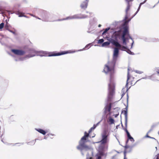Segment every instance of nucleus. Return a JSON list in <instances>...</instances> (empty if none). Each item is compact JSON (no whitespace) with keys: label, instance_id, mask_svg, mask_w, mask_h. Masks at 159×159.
Listing matches in <instances>:
<instances>
[{"label":"nucleus","instance_id":"1","mask_svg":"<svg viewBox=\"0 0 159 159\" xmlns=\"http://www.w3.org/2000/svg\"><path fill=\"white\" fill-rule=\"evenodd\" d=\"M115 62L114 61H109L105 65L104 71L106 73H109L110 80L108 84V100L111 101L115 93V85L114 83V67Z\"/></svg>","mask_w":159,"mask_h":159},{"label":"nucleus","instance_id":"2","mask_svg":"<svg viewBox=\"0 0 159 159\" xmlns=\"http://www.w3.org/2000/svg\"><path fill=\"white\" fill-rule=\"evenodd\" d=\"M123 31L120 30L113 32L111 38L109 39L111 43L115 46H120V44L118 42L119 40L122 39L123 44L126 45V40L129 39H131L130 35L128 28L126 26L124 27Z\"/></svg>","mask_w":159,"mask_h":159},{"label":"nucleus","instance_id":"3","mask_svg":"<svg viewBox=\"0 0 159 159\" xmlns=\"http://www.w3.org/2000/svg\"><path fill=\"white\" fill-rule=\"evenodd\" d=\"M130 69V67H129L128 69L127 79L126 85L127 88L128 87V85H134L139 80L136 78V73L134 71H132L129 73Z\"/></svg>","mask_w":159,"mask_h":159},{"label":"nucleus","instance_id":"4","mask_svg":"<svg viewBox=\"0 0 159 159\" xmlns=\"http://www.w3.org/2000/svg\"><path fill=\"white\" fill-rule=\"evenodd\" d=\"M109 135V132L107 129H104L101 134L102 139L100 141L102 144H105L108 142V137Z\"/></svg>","mask_w":159,"mask_h":159},{"label":"nucleus","instance_id":"5","mask_svg":"<svg viewBox=\"0 0 159 159\" xmlns=\"http://www.w3.org/2000/svg\"><path fill=\"white\" fill-rule=\"evenodd\" d=\"M69 51H64L56 53L55 52H42V55H41L45 56H60L62 55H64L68 53H69Z\"/></svg>","mask_w":159,"mask_h":159},{"label":"nucleus","instance_id":"6","mask_svg":"<svg viewBox=\"0 0 159 159\" xmlns=\"http://www.w3.org/2000/svg\"><path fill=\"white\" fill-rule=\"evenodd\" d=\"M85 142L80 141L79 145L77 147L78 150L82 151L83 150L87 151L89 149V147L85 144Z\"/></svg>","mask_w":159,"mask_h":159},{"label":"nucleus","instance_id":"7","mask_svg":"<svg viewBox=\"0 0 159 159\" xmlns=\"http://www.w3.org/2000/svg\"><path fill=\"white\" fill-rule=\"evenodd\" d=\"M88 16L86 15H84L81 14L75 15L72 16L67 17L66 19H64L62 20H66L68 19H83L87 17Z\"/></svg>","mask_w":159,"mask_h":159},{"label":"nucleus","instance_id":"8","mask_svg":"<svg viewBox=\"0 0 159 159\" xmlns=\"http://www.w3.org/2000/svg\"><path fill=\"white\" fill-rule=\"evenodd\" d=\"M11 51L15 54L18 55H23L25 53V52L22 50L17 49H12Z\"/></svg>","mask_w":159,"mask_h":159},{"label":"nucleus","instance_id":"9","mask_svg":"<svg viewBox=\"0 0 159 159\" xmlns=\"http://www.w3.org/2000/svg\"><path fill=\"white\" fill-rule=\"evenodd\" d=\"M119 49L118 47H116L114 48L113 55V59L115 60L119 54Z\"/></svg>","mask_w":159,"mask_h":159},{"label":"nucleus","instance_id":"10","mask_svg":"<svg viewBox=\"0 0 159 159\" xmlns=\"http://www.w3.org/2000/svg\"><path fill=\"white\" fill-rule=\"evenodd\" d=\"M88 2V0H86L82 2L80 5V7L81 9L85 10L87 8Z\"/></svg>","mask_w":159,"mask_h":159},{"label":"nucleus","instance_id":"11","mask_svg":"<svg viewBox=\"0 0 159 159\" xmlns=\"http://www.w3.org/2000/svg\"><path fill=\"white\" fill-rule=\"evenodd\" d=\"M111 103H110L108 104H107L105 107V112L106 113L109 112V113L110 114V112L111 111Z\"/></svg>","mask_w":159,"mask_h":159},{"label":"nucleus","instance_id":"12","mask_svg":"<svg viewBox=\"0 0 159 159\" xmlns=\"http://www.w3.org/2000/svg\"><path fill=\"white\" fill-rule=\"evenodd\" d=\"M89 134L87 132H84V135L81 138L80 141L82 142H86L87 138H88L89 136Z\"/></svg>","mask_w":159,"mask_h":159},{"label":"nucleus","instance_id":"13","mask_svg":"<svg viewBox=\"0 0 159 159\" xmlns=\"http://www.w3.org/2000/svg\"><path fill=\"white\" fill-rule=\"evenodd\" d=\"M117 47H118L119 49L122 51H129V52H130V50L128 49L127 47H125L124 46H122L120 45V46H116Z\"/></svg>","mask_w":159,"mask_h":159},{"label":"nucleus","instance_id":"14","mask_svg":"<svg viewBox=\"0 0 159 159\" xmlns=\"http://www.w3.org/2000/svg\"><path fill=\"white\" fill-rule=\"evenodd\" d=\"M125 131L126 132L127 134L128 139H130L131 141H134L133 138L131 136L129 133L126 129H125Z\"/></svg>","mask_w":159,"mask_h":159},{"label":"nucleus","instance_id":"15","mask_svg":"<svg viewBox=\"0 0 159 159\" xmlns=\"http://www.w3.org/2000/svg\"><path fill=\"white\" fill-rule=\"evenodd\" d=\"M107 122L109 123V124L111 125L114 123L115 121L111 117H109L108 118Z\"/></svg>","mask_w":159,"mask_h":159},{"label":"nucleus","instance_id":"16","mask_svg":"<svg viewBox=\"0 0 159 159\" xmlns=\"http://www.w3.org/2000/svg\"><path fill=\"white\" fill-rule=\"evenodd\" d=\"M125 151L124 152V159H127V158L126 157V152L127 151V150L129 149H131V148L129 146H126L125 147Z\"/></svg>","mask_w":159,"mask_h":159},{"label":"nucleus","instance_id":"17","mask_svg":"<svg viewBox=\"0 0 159 159\" xmlns=\"http://www.w3.org/2000/svg\"><path fill=\"white\" fill-rule=\"evenodd\" d=\"M36 130L38 132H39L40 133L43 134V135H45L46 134V132L44 130H43L42 129H36Z\"/></svg>","mask_w":159,"mask_h":159},{"label":"nucleus","instance_id":"18","mask_svg":"<svg viewBox=\"0 0 159 159\" xmlns=\"http://www.w3.org/2000/svg\"><path fill=\"white\" fill-rule=\"evenodd\" d=\"M130 7V5L129 4V2L128 3V5L125 10L126 13V14H128V11L129 10Z\"/></svg>","mask_w":159,"mask_h":159},{"label":"nucleus","instance_id":"19","mask_svg":"<svg viewBox=\"0 0 159 159\" xmlns=\"http://www.w3.org/2000/svg\"><path fill=\"white\" fill-rule=\"evenodd\" d=\"M122 113L124 114L125 118L127 119V110H123L122 111Z\"/></svg>","mask_w":159,"mask_h":159},{"label":"nucleus","instance_id":"20","mask_svg":"<svg viewBox=\"0 0 159 159\" xmlns=\"http://www.w3.org/2000/svg\"><path fill=\"white\" fill-rule=\"evenodd\" d=\"M110 43H111L110 42V41L109 42L107 41V42H105L102 43V46L103 47L107 46L110 44Z\"/></svg>","mask_w":159,"mask_h":159},{"label":"nucleus","instance_id":"21","mask_svg":"<svg viewBox=\"0 0 159 159\" xmlns=\"http://www.w3.org/2000/svg\"><path fill=\"white\" fill-rule=\"evenodd\" d=\"M96 127H97V125H94L93 126V127H91L90 129L89 130V133H90L93 130L96 128Z\"/></svg>","mask_w":159,"mask_h":159},{"label":"nucleus","instance_id":"22","mask_svg":"<svg viewBox=\"0 0 159 159\" xmlns=\"http://www.w3.org/2000/svg\"><path fill=\"white\" fill-rule=\"evenodd\" d=\"M17 14L19 15V17L25 16H24V13L20 12H17Z\"/></svg>","mask_w":159,"mask_h":159},{"label":"nucleus","instance_id":"23","mask_svg":"<svg viewBox=\"0 0 159 159\" xmlns=\"http://www.w3.org/2000/svg\"><path fill=\"white\" fill-rule=\"evenodd\" d=\"M54 135L52 134H51L49 133V134H47L46 135V136H47V137L48 138H53L52 137Z\"/></svg>","mask_w":159,"mask_h":159},{"label":"nucleus","instance_id":"24","mask_svg":"<svg viewBox=\"0 0 159 159\" xmlns=\"http://www.w3.org/2000/svg\"><path fill=\"white\" fill-rule=\"evenodd\" d=\"M5 28L7 30H8L9 29V26L7 22L6 25L5 26Z\"/></svg>","mask_w":159,"mask_h":159},{"label":"nucleus","instance_id":"25","mask_svg":"<svg viewBox=\"0 0 159 159\" xmlns=\"http://www.w3.org/2000/svg\"><path fill=\"white\" fill-rule=\"evenodd\" d=\"M110 29V28H106L104 31H103V32L102 33V34H104L106 33L109 29Z\"/></svg>","mask_w":159,"mask_h":159},{"label":"nucleus","instance_id":"26","mask_svg":"<svg viewBox=\"0 0 159 159\" xmlns=\"http://www.w3.org/2000/svg\"><path fill=\"white\" fill-rule=\"evenodd\" d=\"M104 41V40L103 39H101L98 41V43H102Z\"/></svg>","mask_w":159,"mask_h":159},{"label":"nucleus","instance_id":"27","mask_svg":"<svg viewBox=\"0 0 159 159\" xmlns=\"http://www.w3.org/2000/svg\"><path fill=\"white\" fill-rule=\"evenodd\" d=\"M4 24L3 23L0 24V29H2L4 27Z\"/></svg>","mask_w":159,"mask_h":159},{"label":"nucleus","instance_id":"28","mask_svg":"<svg viewBox=\"0 0 159 159\" xmlns=\"http://www.w3.org/2000/svg\"><path fill=\"white\" fill-rule=\"evenodd\" d=\"M90 44H89L86 45V46L85 47V48L88 49L90 47Z\"/></svg>","mask_w":159,"mask_h":159},{"label":"nucleus","instance_id":"29","mask_svg":"<svg viewBox=\"0 0 159 159\" xmlns=\"http://www.w3.org/2000/svg\"><path fill=\"white\" fill-rule=\"evenodd\" d=\"M156 73H157L158 74H159V69H156Z\"/></svg>","mask_w":159,"mask_h":159},{"label":"nucleus","instance_id":"30","mask_svg":"<svg viewBox=\"0 0 159 159\" xmlns=\"http://www.w3.org/2000/svg\"><path fill=\"white\" fill-rule=\"evenodd\" d=\"M146 137L149 138H152V137H150V136H149L148 135V134H147L146 135Z\"/></svg>","mask_w":159,"mask_h":159},{"label":"nucleus","instance_id":"31","mask_svg":"<svg viewBox=\"0 0 159 159\" xmlns=\"http://www.w3.org/2000/svg\"><path fill=\"white\" fill-rule=\"evenodd\" d=\"M30 55H29V57L34 56H35V55L34 54V55H33L32 56H30Z\"/></svg>","mask_w":159,"mask_h":159},{"label":"nucleus","instance_id":"32","mask_svg":"<svg viewBox=\"0 0 159 159\" xmlns=\"http://www.w3.org/2000/svg\"><path fill=\"white\" fill-rule=\"evenodd\" d=\"M159 159V154H158V155H157L156 159Z\"/></svg>","mask_w":159,"mask_h":159},{"label":"nucleus","instance_id":"33","mask_svg":"<svg viewBox=\"0 0 159 159\" xmlns=\"http://www.w3.org/2000/svg\"><path fill=\"white\" fill-rule=\"evenodd\" d=\"M118 115H119V113H118L117 114L115 115H114L115 117H116Z\"/></svg>","mask_w":159,"mask_h":159},{"label":"nucleus","instance_id":"34","mask_svg":"<svg viewBox=\"0 0 159 159\" xmlns=\"http://www.w3.org/2000/svg\"><path fill=\"white\" fill-rule=\"evenodd\" d=\"M101 159V157L100 156H99L98 157V159Z\"/></svg>","mask_w":159,"mask_h":159},{"label":"nucleus","instance_id":"35","mask_svg":"<svg viewBox=\"0 0 159 159\" xmlns=\"http://www.w3.org/2000/svg\"><path fill=\"white\" fill-rule=\"evenodd\" d=\"M100 121L98 122V123H97L96 125H97V126L98 125L99 123H100Z\"/></svg>","mask_w":159,"mask_h":159},{"label":"nucleus","instance_id":"36","mask_svg":"<svg viewBox=\"0 0 159 159\" xmlns=\"http://www.w3.org/2000/svg\"><path fill=\"white\" fill-rule=\"evenodd\" d=\"M101 26V25H98V26H99V27H100Z\"/></svg>","mask_w":159,"mask_h":159},{"label":"nucleus","instance_id":"37","mask_svg":"<svg viewBox=\"0 0 159 159\" xmlns=\"http://www.w3.org/2000/svg\"><path fill=\"white\" fill-rule=\"evenodd\" d=\"M126 0V1H128V2H129V1H128V0Z\"/></svg>","mask_w":159,"mask_h":159},{"label":"nucleus","instance_id":"38","mask_svg":"<svg viewBox=\"0 0 159 159\" xmlns=\"http://www.w3.org/2000/svg\"><path fill=\"white\" fill-rule=\"evenodd\" d=\"M158 134H159V131H158Z\"/></svg>","mask_w":159,"mask_h":159},{"label":"nucleus","instance_id":"39","mask_svg":"<svg viewBox=\"0 0 159 159\" xmlns=\"http://www.w3.org/2000/svg\"><path fill=\"white\" fill-rule=\"evenodd\" d=\"M126 51L128 52V53H129V52H128V51Z\"/></svg>","mask_w":159,"mask_h":159},{"label":"nucleus","instance_id":"40","mask_svg":"<svg viewBox=\"0 0 159 159\" xmlns=\"http://www.w3.org/2000/svg\"><path fill=\"white\" fill-rule=\"evenodd\" d=\"M2 142H3V143H4V142H3V140H2Z\"/></svg>","mask_w":159,"mask_h":159}]
</instances>
